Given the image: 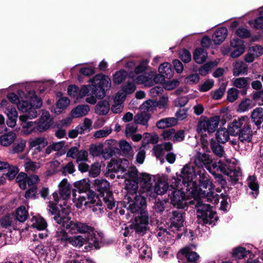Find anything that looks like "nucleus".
I'll return each mask as SVG.
<instances>
[{
	"mask_svg": "<svg viewBox=\"0 0 263 263\" xmlns=\"http://www.w3.org/2000/svg\"><path fill=\"white\" fill-rule=\"evenodd\" d=\"M173 215L170 231L175 233V232L181 230V228L183 226L184 219L182 214L178 211L173 212Z\"/></svg>",
	"mask_w": 263,
	"mask_h": 263,
	"instance_id": "obj_21",
	"label": "nucleus"
},
{
	"mask_svg": "<svg viewBox=\"0 0 263 263\" xmlns=\"http://www.w3.org/2000/svg\"><path fill=\"white\" fill-rule=\"evenodd\" d=\"M128 161L125 159L113 160L108 165V170L112 172L123 173V175H118L117 177L125 179V187L127 194L125 198L129 196L134 200V197L138 196L135 194L139 186L141 192L145 193L148 196L152 188V177L147 174L138 175L137 169L135 167L128 168Z\"/></svg>",
	"mask_w": 263,
	"mask_h": 263,
	"instance_id": "obj_1",
	"label": "nucleus"
},
{
	"mask_svg": "<svg viewBox=\"0 0 263 263\" xmlns=\"http://www.w3.org/2000/svg\"><path fill=\"white\" fill-rule=\"evenodd\" d=\"M127 73L124 70L116 72L114 75L113 82L116 84H120L124 80H128Z\"/></svg>",
	"mask_w": 263,
	"mask_h": 263,
	"instance_id": "obj_53",
	"label": "nucleus"
},
{
	"mask_svg": "<svg viewBox=\"0 0 263 263\" xmlns=\"http://www.w3.org/2000/svg\"><path fill=\"white\" fill-rule=\"evenodd\" d=\"M15 220L13 215H8L0 218V224L5 228L13 227Z\"/></svg>",
	"mask_w": 263,
	"mask_h": 263,
	"instance_id": "obj_54",
	"label": "nucleus"
},
{
	"mask_svg": "<svg viewBox=\"0 0 263 263\" xmlns=\"http://www.w3.org/2000/svg\"><path fill=\"white\" fill-rule=\"evenodd\" d=\"M110 110V104L106 100L99 102L95 106V112L99 115H105Z\"/></svg>",
	"mask_w": 263,
	"mask_h": 263,
	"instance_id": "obj_36",
	"label": "nucleus"
},
{
	"mask_svg": "<svg viewBox=\"0 0 263 263\" xmlns=\"http://www.w3.org/2000/svg\"><path fill=\"white\" fill-rule=\"evenodd\" d=\"M86 242V239L81 235L70 236L68 243L76 248H81Z\"/></svg>",
	"mask_w": 263,
	"mask_h": 263,
	"instance_id": "obj_45",
	"label": "nucleus"
},
{
	"mask_svg": "<svg viewBox=\"0 0 263 263\" xmlns=\"http://www.w3.org/2000/svg\"><path fill=\"white\" fill-rule=\"evenodd\" d=\"M135 82L147 86H151L153 84L152 77L151 74L138 76L137 78H135Z\"/></svg>",
	"mask_w": 263,
	"mask_h": 263,
	"instance_id": "obj_46",
	"label": "nucleus"
},
{
	"mask_svg": "<svg viewBox=\"0 0 263 263\" xmlns=\"http://www.w3.org/2000/svg\"><path fill=\"white\" fill-rule=\"evenodd\" d=\"M70 212L71 207L65 204L64 206L61 207V211L59 214L54 216L53 218L58 224L66 228L70 233L73 234L79 233L80 222L70 220V218L68 217Z\"/></svg>",
	"mask_w": 263,
	"mask_h": 263,
	"instance_id": "obj_6",
	"label": "nucleus"
},
{
	"mask_svg": "<svg viewBox=\"0 0 263 263\" xmlns=\"http://www.w3.org/2000/svg\"><path fill=\"white\" fill-rule=\"evenodd\" d=\"M59 193L64 201L70 197L71 185L66 179H63L59 184Z\"/></svg>",
	"mask_w": 263,
	"mask_h": 263,
	"instance_id": "obj_26",
	"label": "nucleus"
},
{
	"mask_svg": "<svg viewBox=\"0 0 263 263\" xmlns=\"http://www.w3.org/2000/svg\"><path fill=\"white\" fill-rule=\"evenodd\" d=\"M26 142L25 140H21L13 145L12 152L13 153H19L22 152L25 146Z\"/></svg>",
	"mask_w": 263,
	"mask_h": 263,
	"instance_id": "obj_63",
	"label": "nucleus"
},
{
	"mask_svg": "<svg viewBox=\"0 0 263 263\" xmlns=\"http://www.w3.org/2000/svg\"><path fill=\"white\" fill-rule=\"evenodd\" d=\"M247 184L249 188L252 191V196L256 198L259 193V185L255 176H250L247 179Z\"/></svg>",
	"mask_w": 263,
	"mask_h": 263,
	"instance_id": "obj_41",
	"label": "nucleus"
},
{
	"mask_svg": "<svg viewBox=\"0 0 263 263\" xmlns=\"http://www.w3.org/2000/svg\"><path fill=\"white\" fill-rule=\"evenodd\" d=\"M198 174L199 176V186H197L196 182L194 187L190 188L189 194L196 200L206 198L209 199L210 197H214V187L210 180L209 175L204 170L203 172L201 171H199Z\"/></svg>",
	"mask_w": 263,
	"mask_h": 263,
	"instance_id": "obj_3",
	"label": "nucleus"
},
{
	"mask_svg": "<svg viewBox=\"0 0 263 263\" xmlns=\"http://www.w3.org/2000/svg\"><path fill=\"white\" fill-rule=\"evenodd\" d=\"M220 121V118L218 116H214L208 118L205 116L200 117L197 126V132L203 135L207 132L211 134L215 132L218 126Z\"/></svg>",
	"mask_w": 263,
	"mask_h": 263,
	"instance_id": "obj_11",
	"label": "nucleus"
},
{
	"mask_svg": "<svg viewBox=\"0 0 263 263\" xmlns=\"http://www.w3.org/2000/svg\"><path fill=\"white\" fill-rule=\"evenodd\" d=\"M227 29L225 27L218 29L212 36V40L214 43L218 45L224 41L227 36Z\"/></svg>",
	"mask_w": 263,
	"mask_h": 263,
	"instance_id": "obj_29",
	"label": "nucleus"
},
{
	"mask_svg": "<svg viewBox=\"0 0 263 263\" xmlns=\"http://www.w3.org/2000/svg\"><path fill=\"white\" fill-rule=\"evenodd\" d=\"M177 123V119L176 118H165L157 122L156 126L159 129H164L175 126Z\"/></svg>",
	"mask_w": 263,
	"mask_h": 263,
	"instance_id": "obj_31",
	"label": "nucleus"
},
{
	"mask_svg": "<svg viewBox=\"0 0 263 263\" xmlns=\"http://www.w3.org/2000/svg\"><path fill=\"white\" fill-rule=\"evenodd\" d=\"M197 174L195 172V167L193 165L189 163L186 164L182 169L181 172L180 178L182 181L176 178H173L171 185L173 189L178 187L180 185H183L186 188L187 192L190 190V188L194 187L196 181L194 179L196 178Z\"/></svg>",
	"mask_w": 263,
	"mask_h": 263,
	"instance_id": "obj_5",
	"label": "nucleus"
},
{
	"mask_svg": "<svg viewBox=\"0 0 263 263\" xmlns=\"http://www.w3.org/2000/svg\"><path fill=\"white\" fill-rule=\"evenodd\" d=\"M182 190V187L180 190H175L171 197L172 203L179 209L184 208L187 204L185 194Z\"/></svg>",
	"mask_w": 263,
	"mask_h": 263,
	"instance_id": "obj_17",
	"label": "nucleus"
},
{
	"mask_svg": "<svg viewBox=\"0 0 263 263\" xmlns=\"http://www.w3.org/2000/svg\"><path fill=\"white\" fill-rule=\"evenodd\" d=\"M137 243H139L138 247L140 245H143V242L141 240H138ZM139 257L142 259H148L151 257L152 253L150 248L147 246L142 245L141 248L139 249Z\"/></svg>",
	"mask_w": 263,
	"mask_h": 263,
	"instance_id": "obj_47",
	"label": "nucleus"
},
{
	"mask_svg": "<svg viewBox=\"0 0 263 263\" xmlns=\"http://www.w3.org/2000/svg\"><path fill=\"white\" fill-rule=\"evenodd\" d=\"M69 99L66 97L60 98L57 102L53 111L57 114H61L69 105Z\"/></svg>",
	"mask_w": 263,
	"mask_h": 263,
	"instance_id": "obj_40",
	"label": "nucleus"
},
{
	"mask_svg": "<svg viewBox=\"0 0 263 263\" xmlns=\"http://www.w3.org/2000/svg\"><path fill=\"white\" fill-rule=\"evenodd\" d=\"M250 79L249 77H241L233 79L232 80L233 85L236 88L241 89V93L242 95L247 94V91L249 88V81Z\"/></svg>",
	"mask_w": 263,
	"mask_h": 263,
	"instance_id": "obj_24",
	"label": "nucleus"
},
{
	"mask_svg": "<svg viewBox=\"0 0 263 263\" xmlns=\"http://www.w3.org/2000/svg\"><path fill=\"white\" fill-rule=\"evenodd\" d=\"M104 152L103 145L102 143L91 144L89 147V153L93 156H99L103 155L105 159H107L111 157V151L105 149Z\"/></svg>",
	"mask_w": 263,
	"mask_h": 263,
	"instance_id": "obj_22",
	"label": "nucleus"
},
{
	"mask_svg": "<svg viewBox=\"0 0 263 263\" xmlns=\"http://www.w3.org/2000/svg\"><path fill=\"white\" fill-rule=\"evenodd\" d=\"M27 176L25 173H20L16 177V180L19 183L20 187L22 189L26 188Z\"/></svg>",
	"mask_w": 263,
	"mask_h": 263,
	"instance_id": "obj_61",
	"label": "nucleus"
},
{
	"mask_svg": "<svg viewBox=\"0 0 263 263\" xmlns=\"http://www.w3.org/2000/svg\"><path fill=\"white\" fill-rule=\"evenodd\" d=\"M55 236L58 240L66 243H68L70 237L67 233L63 229H59L57 230Z\"/></svg>",
	"mask_w": 263,
	"mask_h": 263,
	"instance_id": "obj_57",
	"label": "nucleus"
},
{
	"mask_svg": "<svg viewBox=\"0 0 263 263\" xmlns=\"http://www.w3.org/2000/svg\"><path fill=\"white\" fill-rule=\"evenodd\" d=\"M221 164L224 168V172H222L223 173L229 176L232 181L234 182L238 181L239 178L241 176V173L239 170H234L227 171L225 168V164L222 161H221Z\"/></svg>",
	"mask_w": 263,
	"mask_h": 263,
	"instance_id": "obj_48",
	"label": "nucleus"
},
{
	"mask_svg": "<svg viewBox=\"0 0 263 263\" xmlns=\"http://www.w3.org/2000/svg\"><path fill=\"white\" fill-rule=\"evenodd\" d=\"M159 72L160 74H158L154 78L156 81L158 78V82H162L164 78H171L173 75V72L171 68V65L167 62L162 64L159 67Z\"/></svg>",
	"mask_w": 263,
	"mask_h": 263,
	"instance_id": "obj_20",
	"label": "nucleus"
},
{
	"mask_svg": "<svg viewBox=\"0 0 263 263\" xmlns=\"http://www.w3.org/2000/svg\"><path fill=\"white\" fill-rule=\"evenodd\" d=\"M124 95L122 96L121 92H117L114 99V104L110 107L111 111L114 114L121 113L124 107Z\"/></svg>",
	"mask_w": 263,
	"mask_h": 263,
	"instance_id": "obj_25",
	"label": "nucleus"
},
{
	"mask_svg": "<svg viewBox=\"0 0 263 263\" xmlns=\"http://www.w3.org/2000/svg\"><path fill=\"white\" fill-rule=\"evenodd\" d=\"M32 227L39 230H44L47 226L45 219L40 216H33L32 219Z\"/></svg>",
	"mask_w": 263,
	"mask_h": 263,
	"instance_id": "obj_43",
	"label": "nucleus"
},
{
	"mask_svg": "<svg viewBox=\"0 0 263 263\" xmlns=\"http://www.w3.org/2000/svg\"><path fill=\"white\" fill-rule=\"evenodd\" d=\"M158 253L160 257L164 258H167L173 256V252L169 247H164L160 248Z\"/></svg>",
	"mask_w": 263,
	"mask_h": 263,
	"instance_id": "obj_59",
	"label": "nucleus"
},
{
	"mask_svg": "<svg viewBox=\"0 0 263 263\" xmlns=\"http://www.w3.org/2000/svg\"><path fill=\"white\" fill-rule=\"evenodd\" d=\"M16 138V135L13 132H9L0 137V143L4 146L11 144Z\"/></svg>",
	"mask_w": 263,
	"mask_h": 263,
	"instance_id": "obj_42",
	"label": "nucleus"
},
{
	"mask_svg": "<svg viewBox=\"0 0 263 263\" xmlns=\"http://www.w3.org/2000/svg\"><path fill=\"white\" fill-rule=\"evenodd\" d=\"M79 233L81 234H87L88 241H90L89 243L93 244L96 249L99 248V242L101 241L102 238L100 234L95 231L94 229L90 226L85 223L80 222Z\"/></svg>",
	"mask_w": 263,
	"mask_h": 263,
	"instance_id": "obj_13",
	"label": "nucleus"
},
{
	"mask_svg": "<svg viewBox=\"0 0 263 263\" xmlns=\"http://www.w3.org/2000/svg\"><path fill=\"white\" fill-rule=\"evenodd\" d=\"M247 72L248 66L243 62L237 60L233 64V74L234 76L247 74Z\"/></svg>",
	"mask_w": 263,
	"mask_h": 263,
	"instance_id": "obj_28",
	"label": "nucleus"
},
{
	"mask_svg": "<svg viewBox=\"0 0 263 263\" xmlns=\"http://www.w3.org/2000/svg\"><path fill=\"white\" fill-rule=\"evenodd\" d=\"M168 188V184L164 179H159L155 183V186L152 187L149 196L155 198L158 195H163L165 193Z\"/></svg>",
	"mask_w": 263,
	"mask_h": 263,
	"instance_id": "obj_18",
	"label": "nucleus"
},
{
	"mask_svg": "<svg viewBox=\"0 0 263 263\" xmlns=\"http://www.w3.org/2000/svg\"><path fill=\"white\" fill-rule=\"evenodd\" d=\"M211 148L215 155L219 158H223L226 162H229L224 151L223 147L221 145L215 142H213L211 143Z\"/></svg>",
	"mask_w": 263,
	"mask_h": 263,
	"instance_id": "obj_39",
	"label": "nucleus"
},
{
	"mask_svg": "<svg viewBox=\"0 0 263 263\" xmlns=\"http://www.w3.org/2000/svg\"><path fill=\"white\" fill-rule=\"evenodd\" d=\"M74 186L79 191V194L86 195L88 194L90 189L89 180L87 179H82L74 183Z\"/></svg>",
	"mask_w": 263,
	"mask_h": 263,
	"instance_id": "obj_30",
	"label": "nucleus"
},
{
	"mask_svg": "<svg viewBox=\"0 0 263 263\" xmlns=\"http://www.w3.org/2000/svg\"><path fill=\"white\" fill-rule=\"evenodd\" d=\"M208 56L206 51L201 48H197L194 52V59L195 61L198 64L203 63Z\"/></svg>",
	"mask_w": 263,
	"mask_h": 263,
	"instance_id": "obj_44",
	"label": "nucleus"
},
{
	"mask_svg": "<svg viewBox=\"0 0 263 263\" xmlns=\"http://www.w3.org/2000/svg\"><path fill=\"white\" fill-rule=\"evenodd\" d=\"M37 116L36 110H32L28 115H23L19 117L22 126V132L26 135H28L35 131L37 128V122L29 121V119L35 118Z\"/></svg>",
	"mask_w": 263,
	"mask_h": 263,
	"instance_id": "obj_12",
	"label": "nucleus"
},
{
	"mask_svg": "<svg viewBox=\"0 0 263 263\" xmlns=\"http://www.w3.org/2000/svg\"><path fill=\"white\" fill-rule=\"evenodd\" d=\"M197 217L204 224L215 225L218 220L216 213L213 211L208 204L203 203V201H198L196 204Z\"/></svg>",
	"mask_w": 263,
	"mask_h": 263,
	"instance_id": "obj_9",
	"label": "nucleus"
},
{
	"mask_svg": "<svg viewBox=\"0 0 263 263\" xmlns=\"http://www.w3.org/2000/svg\"><path fill=\"white\" fill-rule=\"evenodd\" d=\"M47 141L44 137H37L30 139L29 141V147L30 148H33L39 145L42 146H46L47 145Z\"/></svg>",
	"mask_w": 263,
	"mask_h": 263,
	"instance_id": "obj_50",
	"label": "nucleus"
},
{
	"mask_svg": "<svg viewBox=\"0 0 263 263\" xmlns=\"http://www.w3.org/2000/svg\"><path fill=\"white\" fill-rule=\"evenodd\" d=\"M249 23L253 25V27L257 29H263V17L260 16L254 21H249Z\"/></svg>",
	"mask_w": 263,
	"mask_h": 263,
	"instance_id": "obj_64",
	"label": "nucleus"
},
{
	"mask_svg": "<svg viewBox=\"0 0 263 263\" xmlns=\"http://www.w3.org/2000/svg\"><path fill=\"white\" fill-rule=\"evenodd\" d=\"M252 122L256 126H259L263 122V108L257 107L254 109L251 115Z\"/></svg>",
	"mask_w": 263,
	"mask_h": 263,
	"instance_id": "obj_35",
	"label": "nucleus"
},
{
	"mask_svg": "<svg viewBox=\"0 0 263 263\" xmlns=\"http://www.w3.org/2000/svg\"><path fill=\"white\" fill-rule=\"evenodd\" d=\"M0 105L7 116V124L9 127H14L16 125L18 116L15 107L11 105L6 100H3Z\"/></svg>",
	"mask_w": 263,
	"mask_h": 263,
	"instance_id": "obj_15",
	"label": "nucleus"
},
{
	"mask_svg": "<svg viewBox=\"0 0 263 263\" xmlns=\"http://www.w3.org/2000/svg\"><path fill=\"white\" fill-rule=\"evenodd\" d=\"M90 110L87 105H80L73 108L71 111L73 118H79L86 115Z\"/></svg>",
	"mask_w": 263,
	"mask_h": 263,
	"instance_id": "obj_33",
	"label": "nucleus"
},
{
	"mask_svg": "<svg viewBox=\"0 0 263 263\" xmlns=\"http://www.w3.org/2000/svg\"><path fill=\"white\" fill-rule=\"evenodd\" d=\"M156 233L160 241H164L168 244L173 243L175 236L173 235L170 232H168L166 229L160 227L157 230Z\"/></svg>",
	"mask_w": 263,
	"mask_h": 263,
	"instance_id": "obj_27",
	"label": "nucleus"
},
{
	"mask_svg": "<svg viewBox=\"0 0 263 263\" xmlns=\"http://www.w3.org/2000/svg\"><path fill=\"white\" fill-rule=\"evenodd\" d=\"M249 253V251L246 250L245 248L239 247L233 249L232 256L235 259H239L244 258Z\"/></svg>",
	"mask_w": 263,
	"mask_h": 263,
	"instance_id": "obj_51",
	"label": "nucleus"
},
{
	"mask_svg": "<svg viewBox=\"0 0 263 263\" xmlns=\"http://www.w3.org/2000/svg\"><path fill=\"white\" fill-rule=\"evenodd\" d=\"M229 129L228 130L226 128L219 129L216 133V139L219 142L225 143L229 140Z\"/></svg>",
	"mask_w": 263,
	"mask_h": 263,
	"instance_id": "obj_49",
	"label": "nucleus"
},
{
	"mask_svg": "<svg viewBox=\"0 0 263 263\" xmlns=\"http://www.w3.org/2000/svg\"><path fill=\"white\" fill-rule=\"evenodd\" d=\"M221 161L222 160H219L217 164L216 162L213 161L209 155L200 152H197L194 158V163L196 166L205 167L211 173H212L214 170H219L224 172V168L221 164Z\"/></svg>",
	"mask_w": 263,
	"mask_h": 263,
	"instance_id": "obj_7",
	"label": "nucleus"
},
{
	"mask_svg": "<svg viewBox=\"0 0 263 263\" xmlns=\"http://www.w3.org/2000/svg\"><path fill=\"white\" fill-rule=\"evenodd\" d=\"M180 252L185 256L187 263H197L199 258V255L196 252L191 251L189 248L182 249Z\"/></svg>",
	"mask_w": 263,
	"mask_h": 263,
	"instance_id": "obj_34",
	"label": "nucleus"
},
{
	"mask_svg": "<svg viewBox=\"0 0 263 263\" xmlns=\"http://www.w3.org/2000/svg\"><path fill=\"white\" fill-rule=\"evenodd\" d=\"M135 76L133 74L130 73L128 77L126 83L122 86L121 90L118 92H121V95H124V98L125 99L126 95L132 93L136 89V86L134 84Z\"/></svg>",
	"mask_w": 263,
	"mask_h": 263,
	"instance_id": "obj_23",
	"label": "nucleus"
},
{
	"mask_svg": "<svg viewBox=\"0 0 263 263\" xmlns=\"http://www.w3.org/2000/svg\"><path fill=\"white\" fill-rule=\"evenodd\" d=\"M154 152L155 156L160 161L161 163H163V156L164 155L165 151L160 144H158L154 147Z\"/></svg>",
	"mask_w": 263,
	"mask_h": 263,
	"instance_id": "obj_58",
	"label": "nucleus"
},
{
	"mask_svg": "<svg viewBox=\"0 0 263 263\" xmlns=\"http://www.w3.org/2000/svg\"><path fill=\"white\" fill-rule=\"evenodd\" d=\"M229 131L232 135L238 134V139L242 142H249L253 136L249 118L244 116L234 119L229 125Z\"/></svg>",
	"mask_w": 263,
	"mask_h": 263,
	"instance_id": "obj_4",
	"label": "nucleus"
},
{
	"mask_svg": "<svg viewBox=\"0 0 263 263\" xmlns=\"http://www.w3.org/2000/svg\"><path fill=\"white\" fill-rule=\"evenodd\" d=\"M93 186L100 193L107 208L111 210L115 206V202L110 190L109 183L105 179L98 178L94 180Z\"/></svg>",
	"mask_w": 263,
	"mask_h": 263,
	"instance_id": "obj_8",
	"label": "nucleus"
},
{
	"mask_svg": "<svg viewBox=\"0 0 263 263\" xmlns=\"http://www.w3.org/2000/svg\"><path fill=\"white\" fill-rule=\"evenodd\" d=\"M255 104L253 101L248 98L242 99L238 106L237 111L238 112L242 113L248 111L252 108Z\"/></svg>",
	"mask_w": 263,
	"mask_h": 263,
	"instance_id": "obj_38",
	"label": "nucleus"
},
{
	"mask_svg": "<svg viewBox=\"0 0 263 263\" xmlns=\"http://www.w3.org/2000/svg\"><path fill=\"white\" fill-rule=\"evenodd\" d=\"M28 214L24 206L19 207L16 212V219L20 222H24L28 218Z\"/></svg>",
	"mask_w": 263,
	"mask_h": 263,
	"instance_id": "obj_52",
	"label": "nucleus"
},
{
	"mask_svg": "<svg viewBox=\"0 0 263 263\" xmlns=\"http://www.w3.org/2000/svg\"><path fill=\"white\" fill-rule=\"evenodd\" d=\"M239 91L235 88H231L228 90L227 99L230 102H233L238 98Z\"/></svg>",
	"mask_w": 263,
	"mask_h": 263,
	"instance_id": "obj_56",
	"label": "nucleus"
},
{
	"mask_svg": "<svg viewBox=\"0 0 263 263\" xmlns=\"http://www.w3.org/2000/svg\"><path fill=\"white\" fill-rule=\"evenodd\" d=\"M111 132V129L110 128H104L102 129L97 130L93 136L95 138L99 139L107 137Z\"/></svg>",
	"mask_w": 263,
	"mask_h": 263,
	"instance_id": "obj_60",
	"label": "nucleus"
},
{
	"mask_svg": "<svg viewBox=\"0 0 263 263\" xmlns=\"http://www.w3.org/2000/svg\"><path fill=\"white\" fill-rule=\"evenodd\" d=\"M93 84L92 85L96 89H100L99 93L96 94L97 97L101 98L105 96V90L109 88L111 86V81L109 77L103 75L96 76L92 80Z\"/></svg>",
	"mask_w": 263,
	"mask_h": 263,
	"instance_id": "obj_16",
	"label": "nucleus"
},
{
	"mask_svg": "<svg viewBox=\"0 0 263 263\" xmlns=\"http://www.w3.org/2000/svg\"><path fill=\"white\" fill-rule=\"evenodd\" d=\"M213 85V80H208L199 86V90L202 92H205L211 89Z\"/></svg>",
	"mask_w": 263,
	"mask_h": 263,
	"instance_id": "obj_62",
	"label": "nucleus"
},
{
	"mask_svg": "<svg viewBox=\"0 0 263 263\" xmlns=\"http://www.w3.org/2000/svg\"><path fill=\"white\" fill-rule=\"evenodd\" d=\"M150 119V115L146 112L139 111L134 117V120L136 124L148 126V121Z\"/></svg>",
	"mask_w": 263,
	"mask_h": 263,
	"instance_id": "obj_37",
	"label": "nucleus"
},
{
	"mask_svg": "<svg viewBox=\"0 0 263 263\" xmlns=\"http://www.w3.org/2000/svg\"><path fill=\"white\" fill-rule=\"evenodd\" d=\"M73 202L78 208H81L83 205H87L89 203L95 204L98 197L93 192H89L86 195L78 194L73 191Z\"/></svg>",
	"mask_w": 263,
	"mask_h": 263,
	"instance_id": "obj_14",
	"label": "nucleus"
},
{
	"mask_svg": "<svg viewBox=\"0 0 263 263\" xmlns=\"http://www.w3.org/2000/svg\"><path fill=\"white\" fill-rule=\"evenodd\" d=\"M17 85H14L11 86L10 89L13 90L16 89L17 95H16L14 92L9 93L7 95V98L11 103L16 104L17 105L19 101L25 96V93L21 90L17 89Z\"/></svg>",
	"mask_w": 263,
	"mask_h": 263,
	"instance_id": "obj_32",
	"label": "nucleus"
},
{
	"mask_svg": "<svg viewBox=\"0 0 263 263\" xmlns=\"http://www.w3.org/2000/svg\"><path fill=\"white\" fill-rule=\"evenodd\" d=\"M26 98L29 100L30 103L27 100H21L17 105L18 109L22 112H25V115H28L32 110H36V108L41 107L42 101L40 98L36 96L34 91H29Z\"/></svg>",
	"mask_w": 263,
	"mask_h": 263,
	"instance_id": "obj_10",
	"label": "nucleus"
},
{
	"mask_svg": "<svg viewBox=\"0 0 263 263\" xmlns=\"http://www.w3.org/2000/svg\"><path fill=\"white\" fill-rule=\"evenodd\" d=\"M217 62L216 61H213L209 62L204 65H203L201 67H200L199 69V73L202 76H205L208 73L209 71L213 68L217 66Z\"/></svg>",
	"mask_w": 263,
	"mask_h": 263,
	"instance_id": "obj_55",
	"label": "nucleus"
},
{
	"mask_svg": "<svg viewBox=\"0 0 263 263\" xmlns=\"http://www.w3.org/2000/svg\"><path fill=\"white\" fill-rule=\"evenodd\" d=\"M146 205V199L143 196H136L134 200L127 196L124 198V206L127 211L132 213L140 212V215L136 217L133 223L134 228L138 233H145L148 224V215L146 211L143 210Z\"/></svg>",
	"mask_w": 263,
	"mask_h": 263,
	"instance_id": "obj_2",
	"label": "nucleus"
},
{
	"mask_svg": "<svg viewBox=\"0 0 263 263\" xmlns=\"http://www.w3.org/2000/svg\"><path fill=\"white\" fill-rule=\"evenodd\" d=\"M52 122V118L49 112L43 110L39 121L37 123V129L40 132H44L50 127Z\"/></svg>",
	"mask_w": 263,
	"mask_h": 263,
	"instance_id": "obj_19",
	"label": "nucleus"
}]
</instances>
